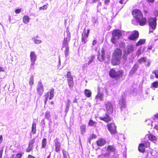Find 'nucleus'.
<instances>
[{
    "label": "nucleus",
    "instance_id": "nucleus-3",
    "mask_svg": "<svg viewBox=\"0 0 158 158\" xmlns=\"http://www.w3.org/2000/svg\"><path fill=\"white\" fill-rule=\"evenodd\" d=\"M122 35V32L120 30H114L112 33V37L111 39V42L115 44L116 43L115 40L119 39Z\"/></svg>",
    "mask_w": 158,
    "mask_h": 158
},
{
    "label": "nucleus",
    "instance_id": "nucleus-27",
    "mask_svg": "<svg viewBox=\"0 0 158 158\" xmlns=\"http://www.w3.org/2000/svg\"><path fill=\"white\" fill-rule=\"evenodd\" d=\"M30 18L27 15H24L23 18V21L24 23H27L29 21Z\"/></svg>",
    "mask_w": 158,
    "mask_h": 158
},
{
    "label": "nucleus",
    "instance_id": "nucleus-18",
    "mask_svg": "<svg viewBox=\"0 0 158 158\" xmlns=\"http://www.w3.org/2000/svg\"><path fill=\"white\" fill-rule=\"evenodd\" d=\"M37 93L40 95L41 96L44 92V89L43 85L40 82L39 83L37 88Z\"/></svg>",
    "mask_w": 158,
    "mask_h": 158
},
{
    "label": "nucleus",
    "instance_id": "nucleus-13",
    "mask_svg": "<svg viewBox=\"0 0 158 158\" xmlns=\"http://www.w3.org/2000/svg\"><path fill=\"white\" fill-rule=\"evenodd\" d=\"M105 51L103 48H102L101 51V53L98 52V55L97 58L99 61H103L104 60Z\"/></svg>",
    "mask_w": 158,
    "mask_h": 158
},
{
    "label": "nucleus",
    "instance_id": "nucleus-55",
    "mask_svg": "<svg viewBox=\"0 0 158 158\" xmlns=\"http://www.w3.org/2000/svg\"><path fill=\"white\" fill-rule=\"evenodd\" d=\"M154 14L156 17L158 16V10H156L154 11Z\"/></svg>",
    "mask_w": 158,
    "mask_h": 158
},
{
    "label": "nucleus",
    "instance_id": "nucleus-52",
    "mask_svg": "<svg viewBox=\"0 0 158 158\" xmlns=\"http://www.w3.org/2000/svg\"><path fill=\"white\" fill-rule=\"evenodd\" d=\"M66 33L68 36V38L70 39L71 34L69 31L68 30H67L66 31Z\"/></svg>",
    "mask_w": 158,
    "mask_h": 158
},
{
    "label": "nucleus",
    "instance_id": "nucleus-59",
    "mask_svg": "<svg viewBox=\"0 0 158 158\" xmlns=\"http://www.w3.org/2000/svg\"><path fill=\"white\" fill-rule=\"evenodd\" d=\"M3 152V150L2 149L0 150V158H2Z\"/></svg>",
    "mask_w": 158,
    "mask_h": 158
},
{
    "label": "nucleus",
    "instance_id": "nucleus-16",
    "mask_svg": "<svg viewBox=\"0 0 158 158\" xmlns=\"http://www.w3.org/2000/svg\"><path fill=\"white\" fill-rule=\"evenodd\" d=\"M30 60L31 62V64L34 65L36 59V55L34 52H31L30 54Z\"/></svg>",
    "mask_w": 158,
    "mask_h": 158
},
{
    "label": "nucleus",
    "instance_id": "nucleus-47",
    "mask_svg": "<svg viewBox=\"0 0 158 158\" xmlns=\"http://www.w3.org/2000/svg\"><path fill=\"white\" fill-rule=\"evenodd\" d=\"M33 148V147L29 146H28V148H27L26 150V152H30L31 150H32Z\"/></svg>",
    "mask_w": 158,
    "mask_h": 158
},
{
    "label": "nucleus",
    "instance_id": "nucleus-40",
    "mask_svg": "<svg viewBox=\"0 0 158 158\" xmlns=\"http://www.w3.org/2000/svg\"><path fill=\"white\" fill-rule=\"evenodd\" d=\"M138 67L139 66L137 65L136 64H134L131 71L134 73L137 70Z\"/></svg>",
    "mask_w": 158,
    "mask_h": 158
},
{
    "label": "nucleus",
    "instance_id": "nucleus-15",
    "mask_svg": "<svg viewBox=\"0 0 158 158\" xmlns=\"http://www.w3.org/2000/svg\"><path fill=\"white\" fill-rule=\"evenodd\" d=\"M99 118L106 123H108L112 120V118L110 117L108 113H106L105 116H101Z\"/></svg>",
    "mask_w": 158,
    "mask_h": 158
},
{
    "label": "nucleus",
    "instance_id": "nucleus-20",
    "mask_svg": "<svg viewBox=\"0 0 158 158\" xmlns=\"http://www.w3.org/2000/svg\"><path fill=\"white\" fill-rule=\"evenodd\" d=\"M148 138L149 140L152 141H156L157 139L156 137L151 133L148 135Z\"/></svg>",
    "mask_w": 158,
    "mask_h": 158
},
{
    "label": "nucleus",
    "instance_id": "nucleus-60",
    "mask_svg": "<svg viewBox=\"0 0 158 158\" xmlns=\"http://www.w3.org/2000/svg\"><path fill=\"white\" fill-rule=\"evenodd\" d=\"M100 0H92V3H94L97 2H98Z\"/></svg>",
    "mask_w": 158,
    "mask_h": 158
},
{
    "label": "nucleus",
    "instance_id": "nucleus-51",
    "mask_svg": "<svg viewBox=\"0 0 158 158\" xmlns=\"http://www.w3.org/2000/svg\"><path fill=\"white\" fill-rule=\"evenodd\" d=\"M147 124L148 125H152V122L149 120H146Z\"/></svg>",
    "mask_w": 158,
    "mask_h": 158
},
{
    "label": "nucleus",
    "instance_id": "nucleus-2",
    "mask_svg": "<svg viewBox=\"0 0 158 158\" xmlns=\"http://www.w3.org/2000/svg\"><path fill=\"white\" fill-rule=\"evenodd\" d=\"M123 73V70L120 69L116 71L114 69H111L109 71V75L111 78L117 79L122 77Z\"/></svg>",
    "mask_w": 158,
    "mask_h": 158
},
{
    "label": "nucleus",
    "instance_id": "nucleus-30",
    "mask_svg": "<svg viewBox=\"0 0 158 158\" xmlns=\"http://www.w3.org/2000/svg\"><path fill=\"white\" fill-rule=\"evenodd\" d=\"M36 124L35 123H33L32 124L31 132L33 134H35L36 132Z\"/></svg>",
    "mask_w": 158,
    "mask_h": 158
},
{
    "label": "nucleus",
    "instance_id": "nucleus-44",
    "mask_svg": "<svg viewBox=\"0 0 158 158\" xmlns=\"http://www.w3.org/2000/svg\"><path fill=\"white\" fill-rule=\"evenodd\" d=\"M62 152L64 158H67V152L64 149L62 150Z\"/></svg>",
    "mask_w": 158,
    "mask_h": 158
},
{
    "label": "nucleus",
    "instance_id": "nucleus-42",
    "mask_svg": "<svg viewBox=\"0 0 158 158\" xmlns=\"http://www.w3.org/2000/svg\"><path fill=\"white\" fill-rule=\"evenodd\" d=\"M69 53V48L68 46H66V49L65 51V53L66 56L68 55Z\"/></svg>",
    "mask_w": 158,
    "mask_h": 158
},
{
    "label": "nucleus",
    "instance_id": "nucleus-58",
    "mask_svg": "<svg viewBox=\"0 0 158 158\" xmlns=\"http://www.w3.org/2000/svg\"><path fill=\"white\" fill-rule=\"evenodd\" d=\"M67 79V80H73V76H71V77H66Z\"/></svg>",
    "mask_w": 158,
    "mask_h": 158
},
{
    "label": "nucleus",
    "instance_id": "nucleus-34",
    "mask_svg": "<svg viewBox=\"0 0 158 158\" xmlns=\"http://www.w3.org/2000/svg\"><path fill=\"white\" fill-rule=\"evenodd\" d=\"M151 87L152 88H157L158 87V81H156L153 82L152 84Z\"/></svg>",
    "mask_w": 158,
    "mask_h": 158
},
{
    "label": "nucleus",
    "instance_id": "nucleus-29",
    "mask_svg": "<svg viewBox=\"0 0 158 158\" xmlns=\"http://www.w3.org/2000/svg\"><path fill=\"white\" fill-rule=\"evenodd\" d=\"M67 82L69 88L70 89H72L74 85V81L73 80H67Z\"/></svg>",
    "mask_w": 158,
    "mask_h": 158
},
{
    "label": "nucleus",
    "instance_id": "nucleus-56",
    "mask_svg": "<svg viewBox=\"0 0 158 158\" xmlns=\"http://www.w3.org/2000/svg\"><path fill=\"white\" fill-rule=\"evenodd\" d=\"M97 43V41L96 40H94L92 41V44L93 45H95Z\"/></svg>",
    "mask_w": 158,
    "mask_h": 158
},
{
    "label": "nucleus",
    "instance_id": "nucleus-8",
    "mask_svg": "<svg viewBox=\"0 0 158 158\" xmlns=\"http://www.w3.org/2000/svg\"><path fill=\"white\" fill-rule=\"evenodd\" d=\"M106 111L108 114H111L113 113V108L111 103L110 102H105Z\"/></svg>",
    "mask_w": 158,
    "mask_h": 158
},
{
    "label": "nucleus",
    "instance_id": "nucleus-41",
    "mask_svg": "<svg viewBox=\"0 0 158 158\" xmlns=\"http://www.w3.org/2000/svg\"><path fill=\"white\" fill-rule=\"evenodd\" d=\"M29 83L31 86H32L34 84L33 76H32L30 78Z\"/></svg>",
    "mask_w": 158,
    "mask_h": 158
},
{
    "label": "nucleus",
    "instance_id": "nucleus-54",
    "mask_svg": "<svg viewBox=\"0 0 158 158\" xmlns=\"http://www.w3.org/2000/svg\"><path fill=\"white\" fill-rule=\"evenodd\" d=\"M158 119V114L156 113L154 115L153 118V119L154 120H156Z\"/></svg>",
    "mask_w": 158,
    "mask_h": 158
},
{
    "label": "nucleus",
    "instance_id": "nucleus-32",
    "mask_svg": "<svg viewBox=\"0 0 158 158\" xmlns=\"http://www.w3.org/2000/svg\"><path fill=\"white\" fill-rule=\"evenodd\" d=\"M147 61V59L146 57H142L138 60V62L140 64L142 63H145Z\"/></svg>",
    "mask_w": 158,
    "mask_h": 158
},
{
    "label": "nucleus",
    "instance_id": "nucleus-6",
    "mask_svg": "<svg viewBox=\"0 0 158 158\" xmlns=\"http://www.w3.org/2000/svg\"><path fill=\"white\" fill-rule=\"evenodd\" d=\"M108 131L112 134H115L117 133V127L113 122L108 123L107 125Z\"/></svg>",
    "mask_w": 158,
    "mask_h": 158
},
{
    "label": "nucleus",
    "instance_id": "nucleus-57",
    "mask_svg": "<svg viewBox=\"0 0 158 158\" xmlns=\"http://www.w3.org/2000/svg\"><path fill=\"white\" fill-rule=\"evenodd\" d=\"M110 2V0H105L104 2L106 4H107Z\"/></svg>",
    "mask_w": 158,
    "mask_h": 158
},
{
    "label": "nucleus",
    "instance_id": "nucleus-45",
    "mask_svg": "<svg viewBox=\"0 0 158 158\" xmlns=\"http://www.w3.org/2000/svg\"><path fill=\"white\" fill-rule=\"evenodd\" d=\"M22 153H19L16 154L15 158H21L22 157Z\"/></svg>",
    "mask_w": 158,
    "mask_h": 158
},
{
    "label": "nucleus",
    "instance_id": "nucleus-23",
    "mask_svg": "<svg viewBox=\"0 0 158 158\" xmlns=\"http://www.w3.org/2000/svg\"><path fill=\"white\" fill-rule=\"evenodd\" d=\"M103 94L102 93L98 92V94L95 96L96 99H99L101 101L103 100Z\"/></svg>",
    "mask_w": 158,
    "mask_h": 158
},
{
    "label": "nucleus",
    "instance_id": "nucleus-38",
    "mask_svg": "<svg viewBox=\"0 0 158 158\" xmlns=\"http://www.w3.org/2000/svg\"><path fill=\"white\" fill-rule=\"evenodd\" d=\"M95 57L94 56L92 55L89 58V60L88 63V64H90L91 63H92L93 61V60L95 58Z\"/></svg>",
    "mask_w": 158,
    "mask_h": 158
},
{
    "label": "nucleus",
    "instance_id": "nucleus-62",
    "mask_svg": "<svg viewBox=\"0 0 158 158\" xmlns=\"http://www.w3.org/2000/svg\"><path fill=\"white\" fill-rule=\"evenodd\" d=\"M28 158H35V157L31 155H29L28 156Z\"/></svg>",
    "mask_w": 158,
    "mask_h": 158
},
{
    "label": "nucleus",
    "instance_id": "nucleus-28",
    "mask_svg": "<svg viewBox=\"0 0 158 158\" xmlns=\"http://www.w3.org/2000/svg\"><path fill=\"white\" fill-rule=\"evenodd\" d=\"M134 51V47L133 45H130L127 46V52L130 53L133 52Z\"/></svg>",
    "mask_w": 158,
    "mask_h": 158
},
{
    "label": "nucleus",
    "instance_id": "nucleus-49",
    "mask_svg": "<svg viewBox=\"0 0 158 158\" xmlns=\"http://www.w3.org/2000/svg\"><path fill=\"white\" fill-rule=\"evenodd\" d=\"M34 43L36 44H40L41 42V41L38 39H35L34 41Z\"/></svg>",
    "mask_w": 158,
    "mask_h": 158
},
{
    "label": "nucleus",
    "instance_id": "nucleus-1",
    "mask_svg": "<svg viewBox=\"0 0 158 158\" xmlns=\"http://www.w3.org/2000/svg\"><path fill=\"white\" fill-rule=\"evenodd\" d=\"M122 55V49L118 48H115L112 53V58L111 61L112 65L113 66L119 65L121 62Z\"/></svg>",
    "mask_w": 158,
    "mask_h": 158
},
{
    "label": "nucleus",
    "instance_id": "nucleus-21",
    "mask_svg": "<svg viewBox=\"0 0 158 158\" xmlns=\"http://www.w3.org/2000/svg\"><path fill=\"white\" fill-rule=\"evenodd\" d=\"M106 150L107 151L113 152H114L115 151L116 149L115 147H114L113 146L109 145L107 146Z\"/></svg>",
    "mask_w": 158,
    "mask_h": 158
},
{
    "label": "nucleus",
    "instance_id": "nucleus-48",
    "mask_svg": "<svg viewBox=\"0 0 158 158\" xmlns=\"http://www.w3.org/2000/svg\"><path fill=\"white\" fill-rule=\"evenodd\" d=\"M127 1H126L125 0H120L119 2L121 4H125L127 2Z\"/></svg>",
    "mask_w": 158,
    "mask_h": 158
},
{
    "label": "nucleus",
    "instance_id": "nucleus-33",
    "mask_svg": "<svg viewBox=\"0 0 158 158\" xmlns=\"http://www.w3.org/2000/svg\"><path fill=\"white\" fill-rule=\"evenodd\" d=\"M96 122L95 121H93V120L90 118L89 121L88 125L90 126H94L95 125L96 123Z\"/></svg>",
    "mask_w": 158,
    "mask_h": 158
},
{
    "label": "nucleus",
    "instance_id": "nucleus-9",
    "mask_svg": "<svg viewBox=\"0 0 158 158\" xmlns=\"http://www.w3.org/2000/svg\"><path fill=\"white\" fill-rule=\"evenodd\" d=\"M54 89L53 88H52L50 89L49 91L48 92L47 94L44 95L45 97V100L44 102L45 105L46 104L49 95V99L50 100L52 99V98H53L54 96Z\"/></svg>",
    "mask_w": 158,
    "mask_h": 158
},
{
    "label": "nucleus",
    "instance_id": "nucleus-61",
    "mask_svg": "<svg viewBox=\"0 0 158 158\" xmlns=\"http://www.w3.org/2000/svg\"><path fill=\"white\" fill-rule=\"evenodd\" d=\"M110 156V153H106L105 154H103V156Z\"/></svg>",
    "mask_w": 158,
    "mask_h": 158
},
{
    "label": "nucleus",
    "instance_id": "nucleus-46",
    "mask_svg": "<svg viewBox=\"0 0 158 158\" xmlns=\"http://www.w3.org/2000/svg\"><path fill=\"white\" fill-rule=\"evenodd\" d=\"M152 73H154L155 75V77L156 78H158V70H156L153 71Z\"/></svg>",
    "mask_w": 158,
    "mask_h": 158
},
{
    "label": "nucleus",
    "instance_id": "nucleus-31",
    "mask_svg": "<svg viewBox=\"0 0 158 158\" xmlns=\"http://www.w3.org/2000/svg\"><path fill=\"white\" fill-rule=\"evenodd\" d=\"M129 53L127 52L126 51H124L122 58L124 61H126L127 58V56Z\"/></svg>",
    "mask_w": 158,
    "mask_h": 158
},
{
    "label": "nucleus",
    "instance_id": "nucleus-22",
    "mask_svg": "<svg viewBox=\"0 0 158 158\" xmlns=\"http://www.w3.org/2000/svg\"><path fill=\"white\" fill-rule=\"evenodd\" d=\"M84 93L85 96L87 98H90L91 96L92 92L89 89H85L84 91Z\"/></svg>",
    "mask_w": 158,
    "mask_h": 158
},
{
    "label": "nucleus",
    "instance_id": "nucleus-64",
    "mask_svg": "<svg viewBox=\"0 0 158 158\" xmlns=\"http://www.w3.org/2000/svg\"><path fill=\"white\" fill-rule=\"evenodd\" d=\"M154 128L156 130H158V125H155L154 127Z\"/></svg>",
    "mask_w": 158,
    "mask_h": 158
},
{
    "label": "nucleus",
    "instance_id": "nucleus-53",
    "mask_svg": "<svg viewBox=\"0 0 158 158\" xmlns=\"http://www.w3.org/2000/svg\"><path fill=\"white\" fill-rule=\"evenodd\" d=\"M72 76L71 75V73L70 72H67V73L66 75V77H70Z\"/></svg>",
    "mask_w": 158,
    "mask_h": 158
},
{
    "label": "nucleus",
    "instance_id": "nucleus-25",
    "mask_svg": "<svg viewBox=\"0 0 158 158\" xmlns=\"http://www.w3.org/2000/svg\"><path fill=\"white\" fill-rule=\"evenodd\" d=\"M47 139L46 138H44L42 140L41 148H45L47 146Z\"/></svg>",
    "mask_w": 158,
    "mask_h": 158
},
{
    "label": "nucleus",
    "instance_id": "nucleus-12",
    "mask_svg": "<svg viewBox=\"0 0 158 158\" xmlns=\"http://www.w3.org/2000/svg\"><path fill=\"white\" fill-rule=\"evenodd\" d=\"M136 20V22L140 26H144L147 23V19L145 17H144L143 15L137 19Z\"/></svg>",
    "mask_w": 158,
    "mask_h": 158
},
{
    "label": "nucleus",
    "instance_id": "nucleus-50",
    "mask_svg": "<svg viewBox=\"0 0 158 158\" xmlns=\"http://www.w3.org/2000/svg\"><path fill=\"white\" fill-rule=\"evenodd\" d=\"M21 8L17 9L15 10V12L16 14H19L21 12Z\"/></svg>",
    "mask_w": 158,
    "mask_h": 158
},
{
    "label": "nucleus",
    "instance_id": "nucleus-43",
    "mask_svg": "<svg viewBox=\"0 0 158 158\" xmlns=\"http://www.w3.org/2000/svg\"><path fill=\"white\" fill-rule=\"evenodd\" d=\"M48 5V4H47V5H44L40 7L39 8V10H46L48 8V6H47Z\"/></svg>",
    "mask_w": 158,
    "mask_h": 158
},
{
    "label": "nucleus",
    "instance_id": "nucleus-11",
    "mask_svg": "<svg viewBox=\"0 0 158 158\" xmlns=\"http://www.w3.org/2000/svg\"><path fill=\"white\" fill-rule=\"evenodd\" d=\"M139 34L137 31H133L128 37V39L131 40H135L139 37Z\"/></svg>",
    "mask_w": 158,
    "mask_h": 158
},
{
    "label": "nucleus",
    "instance_id": "nucleus-35",
    "mask_svg": "<svg viewBox=\"0 0 158 158\" xmlns=\"http://www.w3.org/2000/svg\"><path fill=\"white\" fill-rule=\"evenodd\" d=\"M85 128L86 127L85 125H83L81 126L80 128L81 134H83L85 132Z\"/></svg>",
    "mask_w": 158,
    "mask_h": 158
},
{
    "label": "nucleus",
    "instance_id": "nucleus-39",
    "mask_svg": "<svg viewBox=\"0 0 158 158\" xmlns=\"http://www.w3.org/2000/svg\"><path fill=\"white\" fill-rule=\"evenodd\" d=\"M96 137V135L95 134H92L90 135L89 138V143H90L91 140L93 139H95Z\"/></svg>",
    "mask_w": 158,
    "mask_h": 158
},
{
    "label": "nucleus",
    "instance_id": "nucleus-5",
    "mask_svg": "<svg viewBox=\"0 0 158 158\" xmlns=\"http://www.w3.org/2000/svg\"><path fill=\"white\" fill-rule=\"evenodd\" d=\"M150 146V143L148 141H147L139 144L138 150L140 152L143 153L145 152V148H149Z\"/></svg>",
    "mask_w": 158,
    "mask_h": 158
},
{
    "label": "nucleus",
    "instance_id": "nucleus-10",
    "mask_svg": "<svg viewBox=\"0 0 158 158\" xmlns=\"http://www.w3.org/2000/svg\"><path fill=\"white\" fill-rule=\"evenodd\" d=\"M148 24L149 26L153 30L155 29L156 26V17L150 18L148 19Z\"/></svg>",
    "mask_w": 158,
    "mask_h": 158
},
{
    "label": "nucleus",
    "instance_id": "nucleus-36",
    "mask_svg": "<svg viewBox=\"0 0 158 158\" xmlns=\"http://www.w3.org/2000/svg\"><path fill=\"white\" fill-rule=\"evenodd\" d=\"M35 139H33L31 140L29 142L28 144V146H30L33 148V144L35 143Z\"/></svg>",
    "mask_w": 158,
    "mask_h": 158
},
{
    "label": "nucleus",
    "instance_id": "nucleus-26",
    "mask_svg": "<svg viewBox=\"0 0 158 158\" xmlns=\"http://www.w3.org/2000/svg\"><path fill=\"white\" fill-rule=\"evenodd\" d=\"M146 40L144 39H140L138 41L136 44V46L142 45L145 43Z\"/></svg>",
    "mask_w": 158,
    "mask_h": 158
},
{
    "label": "nucleus",
    "instance_id": "nucleus-14",
    "mask_svg": "<svg viewBox=\"0 0 158 158\" xmlns=\"http://www.w3.org/2000/svg\"><path fill=\"white\" fill-rule=\"evenodd\" d=\"M96 145L99 147L104 146L106 143V140L105 139L102 138H98L96 141Z\"/></svg>",
    "mask_w": 158,
    "mask_h": 158
},
{
    "label": "nucleus",
    "instance_id": "nucleus-37",
    "mask_svg": "<svg viewBox=\"0 0 158 158\" xmlns=\"http://www.w3.org/2000/svg\"><path fill=\"white\" fill-rule=\"evenodd\" d=\"M50 112L49 111H47L45 113V117L47 119H49L50 117Z\"/></svg>",
    "mask_w": 158,
    "mask_h": 158
},
{
    "label": "nucleus",
    "instance_id": "nucleus-17",
    "mask_svg": "<svg viewBox=\"0 0 158 158\" xmlns=\"http://www.w3.org/2000/svg\"><path fill=\"white\" fill-rule=\"evenodd\" d=\"M118 104L121 110L126 107V102L124 98L120 99Z\"/></svg>",
    "mask_w": 158,
    "mask_h": 158
},
{
    "label": "nucleus",
    "instance_id": "nucleus-24",
    "mask_svg": "<svg viewBox=\"0 0 158 158\" xmlns=\"http://www.w3.org/2000/svg\"><path fill=\"white\" fill-rule=\"evenodd\" d=\"M70 39L67 37H64L63 42V47L68 46V43L69 42Z\"/></svg>",
    "mask_w": 158,
    "mask_h": 158
},
{
    "label": "nucleus",
    "instance_id": "nucleus-63",
    "mask_svg": "<svg viewBox=\"0 0 158 158\" xmlns=\"http://www.w3.org/2000/svg\"><path fill=\"white\" fill-rule=\"evenodd\" d=\"M2 141V135H0V143H1Z\"/></svg>",
    "mask_w": 158,
    "mask_h": 158
},
{
    "label": "nucleus",
    "instance_id": "nucleus-7",
    "mask_svg": "<svg viewBox=\"0 0 158 158\" xmlns=\"http://www.w3.org/2000/svg\"><path fill=\"white\" fill-rule=\"evenodd\" d=\"M131 14L135 20L143 15L142 11L137 9L133 10L131 11Z\"/></svg>",
    "mask_w": 158,
    "mask_h": 158
},
{
    "label": "nucleus",
    "instance_id": "nucleus-4",
    "mask_svg": "<svg viewBox=\"0 0 158 158\" xmlns=\"http://www.w3.org/2000/svg\"><path fill=\"white\" fill-rule=\"evenodd\" d=\"M90 33V30L87 29L85 28L81 34V42L83 44H85L88 41V38L89 37Z\"/></svg>",
    "mask_w": 158,
    "mask_h": 158
},
{
    "label": "nucleus",
    "instance_id": "nucleus-19",
    "mask_svg": "<svg viewBox=\"0 0 158 158\" xmlns=\"http://www.w3.org/2000/svg\"><path fill=\"white\" fill-rule=\"evenodd\" d=\"M54 146L55 151L57 152H59L60 150L61 144L60 142L57 141L55 142Z\"/></svg>",
    "mask_w": 158,
    "mask_h": 158
}]
</instances>
